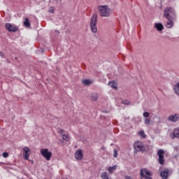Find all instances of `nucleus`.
Listing matches in <instances>:
<instances>
[{
	"instance_id": "obj_12",
	"label": "nucleus",
	"mask_w": 179,
	"mask_h": 179,
	"mask_svg": "<svg viewBox=\"0 0 179 179\" xmlns=\"http://www.w3.org/2000/svg\"><path fill=\"white\" fill-rule=\"evenodd\" d=\"M171 139L179 138V127H176L173 129V132L170 134Z\"/></svg>"
},
{
	"instance_id": "obj_7",
	"label": "nucleus",
	"mask_w": 179,
	"mask_h": 179,
	"mask_svg": "<svg viewBox=\"0 0 179 179\" xmlns=\"http://www.w3.org/2000/svg\"><path fill=\"white\" fill-rule=\"evenodd\" d=\"M5 27L10 33H15L19 30L16 25H12L10 23H6Z\"/></svg>"
},
{
	"instance_id": "obj_3",
	"label": "nucleus",
	"mask_w": 179,
	"mask_h": 179,
	"mask_svg": "<svg viewBox=\"0 0 179 179\" xmlns=\"http://www.w3.org/2000/svg\"><path fill=\"white\" fill-rule=\"evenodd\" d=\"M134 148L136 152H149L150 147L148 145H143L142 141H137L134 143Z\"/></svg>"
},
{
	"instance_id": "obj_1",
	"label": "nucleus",
	"mask_w": 179,
	"mask_h": 179,
	"mask_svg": "<svg viewBox=\"0 0 179 179\" xmlns=\"http://www.w3.org/2000/svg\"><path fill=\"white\" fill-rule=\"evenodd\" d=\"M164 15L166 19H177V15H176V10L173 7H166L164 10Z\"/></svg>"
},
{
	"instance_id": "obj_31",
	"label": "nucleus",
	"mask_w": 179,
	"mask_h": 179,
	"mask_svg": "<svg viewBox=\"0 0 179 179\" xmlns=\"http://www.w3.org/2000/svg\"><path fill=\"white\" fill-rule=\"evenodd\" d=\"M65 132V130H64V129H60L59 131V134H60L61 135H64V133Z\"/></svg>"
},
{
	"instance_id": "obj_9",
	"label": "nucleus",
	"mask_w": 179,
	"mask_h": 179,
	"mask_svg": "<svg viewBox=\"0 0 179 179\" xmlns=\"http://www.w3.org/2000/svg\"><path fill=\"white\" fill-rule=\"evenodd\" d=\"M162 179H167L169 176H171V172L169 169L165 168L162 171L160 172Z\"/></svg>"
},
{
	"instance_id": "obj_30",
	"label": "nucleus",
	"mask_w": 179,
	"mask_h": 179,
	"mask_svg": "<svg viewBox=\"0 0 179 179\" xmlns=\"http://www.w3.org/2000/svg\"><path fill=\"white\" fill-rule=\"evenodd\" d=\"M0 57H1V58H5V53H3V52H0Z\"/></svg>"
},
{
	"instance_id": "obj_20",
	"label": "nucleus",
	"mask_w": 179,
	"mask_h": 179,
	"mask_svg": "<svg viewBox=\"0 0 179 179\" xmlns=\"http://www.w3.org/2000/svg\"><path fill=\"white\" fill-rule=\"evenodd\" d=\"M101 177L103 179H111V178L108 176V173L106 171L103 172L101 175Z\"/></svg>"
},
{
	"instance_id": "obj_8",
	"label": "nucleus",
	"mask_w": 179,
	"mask_h": 179,
	"mask_svg": "<svg viewBox=\"0 0 179 179\" xmlns=\"http://www.w3.org/2000/svg\"><path fill=\"white\" fill-rule=\"evenodd\" d=\"M157 156L159 157L158 162L159 164H164V150L160 149L157 151Z\"/></svg>"
},
{
	"instance_id": "obj_24",
	"label": "nucleus",
	"mask_w": 179,
	"mask_h": 179,
	"mask_svg": "<svg viewBox=\"0 0 179 179\" xmlns=\"http://www.w3.org/2000/svg\"><path fill=\"white\" fill-rule=\"evenodd\" d=\"M139 135H141L142 136V138H146V134H145V131L143 130H141L138 132Z\"/></svg>"
},
{
	"instance_id": "obj_36",
	"label": "nucleus",
	"mask_w": 179,
	"mask_h": 179,
	"mask_svg": "<svg viewBox=\"0 0 179 179\" xmlns=\"http://www.w3.org/2000/svg\"><path fill=\"white\" fill-rule=\"evenodd\" d=\"M66 179H68V178H66Z\"/></svg>"
},
{
	"instance_id": "obj_2",
	"label": "nucleus",
	"mask_w": 179,
	"mask_h": 179,
	"mask_svg": "<svg viewBox=\"0 0 179 179\" xmlns=\"http://www.w3.org/2000/svg\"><path fill=\"white\" fill-rule=\"evenodd\" d=\"M98 10L99 12V15L101 17H109L111 10L108 8V6L104 5V6H99L98 7Z\"/></svg>"
},
{
	"instance_id": "obj_26",
	"label": "nucleus",
	"mask_w": 179,
	"mask_h": 179,
	"mask_svg": "<svg viewBox=\"0 0 179 179\" xmlns=\"http://www.w3.org/2000/svg\"><path fill=\"white\" fill-rule=\"evenodd\" d=\"M117 155H118V151L117 150V149H115L113 150V157H117Z\"/></svg>"
},
{
	"instance_id": "obj_15",
	"label": "nucleus",
	"mask_w": 179,
	"mask_h": 179,
	"mask_svg": "<svg viewBox=\"0 0 179 179\" xmlns=\"http://www.w3.org/2000/svg\"><path fill=\"white\" fill-rule=\"evenodd\" d=\"M155 28L158 31H162L163 29H164V27L163 26V24L162 23H156L155 24Z\"/></svg>"
},
{
	"instance_id": "obj_11",
	"label": "nucleus",
	"mask_w": 179,
	"mask_h": 179,
	"mask_svg": "<svg viewBox=\"0 0 179 179\" xmlns=\"http://www.w3.org/2000/svg\"><path fill=\"white\" fill-rule=\"evenodd\" d=\"M23 151V157L24 160H29V157H30V148H29L28 147H24L22 149Z\"/></svg>"
},
{
	"instance_id": "obj_14",
	"label": "nucleus",
	"mask_w": 179,
	"mask_h": 179,
	"mask_svg": "<svg viewBox=\"0 0 179 179\" xmlns=\"http://www.w3.org/2000/svg\"><path fill=\"white\" fill-rule=\"evenodd\" d=\"M167 20H169L168 22H166V27H167V29H171V27H173V24H174V20H176V19H167Z\"/></svg>"
},
{
	"instance_id": "obj_27",
	"label": "nucleus",
	"mask_w": 179,
	"mask_h": 179,
	"mask_svg": "<svg viewBox=\"0 0 179 179\" xmlns=\"http://www.w3.org/2000/svg\"><path fill=\"white\" fill-rule=\"evenodd\" d=\"M144 122L145 125H149V124H150V119H145Z\"/></svg>"
},
{
	"instance_id": "obj_19",
	"label": "nucleus",
	"mask_w": 179,
	"mask_h": 179,
	"mask_svg": "<svg viewBox=\"0 0 179 179\" xmlns=\"http://www.w3.org/2000/svg\"><path fill=\"white\" fill-rule=\"evenodd\" d=\"M23 23H24V26L25 27H27V28L30 27V20H29L28 17H26V18L24 19Z\"/></svg>"
},
{
	"instance_id": "obj_22",
	"label": "nucleus",
	"mask_w": 179,
	"mask_h": 179,
	"mask_svg": "<svg viewBox=\"0 0 179 179\" xmlns=\"http://www.w3.org/2000/svg\"><path fill=\"white\" fill-rule=\"evenodd\" d=\"M174 90L176 94L179 96V83H177L176 85H174Z\"/></svg>"
},
{
	"instance_id": "obj_4",
	"label": "nucleus",
	"mask_w": 179,
	"mask_h": 179,
	"mask_svg": "<svg viewBox=\"0 0 179 179\" xmlns=\"http://www.w3.org/2000/svg\"><path fill=\"white\" fill-rule=\"evenodd\" d=\"M97 20H99V16L96 13L93 14L90 22V27L92 33L97 31Z\"/></svg>"
},
{
	"instance_id": "obj_35",
	"label": "nucleus",
	"mask_w": 179,
	"mask_h": 179,
	"mask_svg": "<svg viewBox=\"0 0 179 179\" xmlns=\"http://www.w3.org/2000/svg\"><path fill=\"white\" fill-rule=\"evenodd\" d=\"M175 150H178V147H174Z\"/></svg>"
},
{
	"instance_id": "obj_6",
	"label": "nucleus",
	"mask_w": 179,
	"mask_h": 179,
	"mask_svg": "<svg viewBox=\"0 0 179 179\" xmlns=\"http://www.w3.org/2000/svg\"><path fill=\"white\" fill-rule=\"evenodd\" d=\"M150 176H152V173L148 169H143L141 170V179H152V177H150Z\"/></svg>"
},
{
	"instance_id": "obj_25",
	"label": "nucleus",
	"mask_w": 179,
	"mask_h": 179,
	"mask_svg": "<svg viewBox=\"0 0 179 179\" xmlns=\"http://www.w3.org/2000/svg\"><path fill=\"white\" fill-rule=\"evenodd\" d=\"M143 115L145 118H148L150 117V114L149 113V112H144Z\"/></svg>"
},
{
	"instance_id": "obj_29",
	"label": "nucleus",
	"mask_w": 179,
	"mask_h": 179,
	"mask_svg": "<svg viewBox=\"0 0 179 179\" xmlns=\"http://www.w3.org/2000/svg\"><path fill=\"white\" fill-rule=\"evenodd\" d=\"M2 156L3 157L6 158L9 156V154H8V152H3Z\"/></svg>"
},
{
	"instance_id": "obj_23",
	"label": "nucleus",
	"mask_w": 179,
	"mask_h": 179,
	"mask_svg": "<svg viewBox=\"0 0 179 179\" xmlns=\"http://www.w3.org/2000/svg\"><path fill=\"white\" fill-rule=\"evenodd\" d=\"M62 138L66 142H68L69 141V136L68 134H62Z\"/></svg>"
},
{
	"instance_id": "obj_17",
	"label": "nucleus",
	"mask_w": 179,
	"mask_h": 179,
	"mask_svg": "<svg viewBox=\"0 0 179 179\" xmlns=\"http://www.w3.org/2000/svg\"><path fill=\"white\" fill-rule=\"evenodd\" d=\"M117 170V165H115L113 166H109L108 168V171H109V174H113L114 171Z\"/></svg>"
},
{
	"instance_id": "obj_18",
	"label": "nucleus",
	"mask_w": 179,
	"mask_h": 179,
	"mask_svg": "<svg viewBox=\"0 0 179 179\" xmlns=\"http://www.w3.org/2000/svg\"><path fill=\"white\" fill-rule=\"evenodd\" d=\"M108 85H110V87H112V89H117V83H115V81H114V80L110 81L108 83Z\"/></svg>"
},
{
	"instance_id": "obj_33",
	"label": "nucleus",
	"mask_w": 179,
	"mask_h": 179,
	"mask_svg": "<svg viewBox=\"0 0 179 179\" xmlns=\"http://www.w3.org/2000/svg\"><path fill=\"white\" fill-rule=\"evenodd\" d=\"M124 178L125 179H132V177L126 176Z\"/></svg>"
},
{
	"instance_id": "obj_10",
	"label": "nucleus",
	"mask_w": 179,
	"mask_h": 179,
	"mask_svg": "<svg viewBox=\"0 0 179 179\" xmlns=\"http://www.w3.org/2000/svg\"><path fill=\"white\" fill-rule=\"evenodd\" d=\"M168 121H170V122H178L179 121V114L175 113L173 115H171L168 117Z\"/></svg>"
},
{
	"instance_id": "obj_28",
	"label": "nucleus",
	"mask_w": 179,
	"mask_h": 179,
	"mask_svg": "<svg viewBox=\"0 0 179 179\" xmlns=\"http://www.w3.org/2000/svg\"><path fill=\"white\" fill-rule=\"evenodd\" d=\"M123 104H126L127 106H129V104H131V102L128 100H124L122 101Z\"/></svg>"
},
{
	"instance_id": "obj_13",
	"label": "nucleus",
	"mask_w": 179,
	"mask_h": 179,
	"mask_svg": "<svg viewBox=\"0 0 179 179\" xmlns=\"http://www.w3.org/2000/svg\"><path fill=\"white\" fill-rule=\"evenodd\" d=\"M75 157L77 160H82V159H83V153H82V150H78L76 152Z\"/></svg>"
},
{
	"instance_id": "obj_21",
	"label": "nucleus",
	"mask_w": 179,
	"mask_h": 179,
	"mask_svg": "<svg viewBox=\"0 0 179 179\" xmlns=\"http://www.w3.org/2000/svg\"><path fill=\"white\" fill-rule=\"evenodd\" d=\"M99 99V94L97 93H93L91 95V99L93 100V101H96Z\"/></svg>"
},
{
	"instance_id": "obj_5",
	"label": "nucleus",
	"mask_w": 179,
	"mask_h": 179,
	"mask_svg": "<svg viewBox=\"0 0 179 179\" xmlns=\"http://www.w3.org/2000/svg\"><path fill=\"white\" fill-rule=\"evenodd\" d=\"M41 155L48 161L51 160V157H52V152H50L48 148L41 149Z\"/></svg>"
},
{
	"instance_id": "obj_32",
	"label": "nucleus",
	"mask_w": 179,
	"mask_h": 179,
	"mask_svg": "<svg viewBox=\"0 0 179 179\" xmlns=\"http://www.w3.org/2000/svg\"><path fill=\"white\" fill-rule=\"evenodd\" d=\"M49 12H50V13H54V8H52V7L50 8Z\"/></svg>"
},
{
	"instance_id": "obj_16",
	"label": "nucleus",
	"mask_w": 179,
	"mask_h": 179,
	"mask_svg": "<svg viewBox=\"0 0 179 179\" xmlns=\"http://www.w3.org/2000/svg\"><path fill=\"white\" fill-rule=\"evenodd\" d=\"M82 83H83V85H84L85 86H89L92 85V83H93V81H92V80L85 79V80H83Z\"/></svg>"
},
{
	"instance_id": "obj_34",
	"label": "nucleus",
	"mask_w": 179,
	"mask_h": 179,
	"mask_svg": "<svg viewBox=\"0 0 179 179\" xmlns=\"http://www.w3.org/2000/svg\"><path fill=\"white\" fill-rule=\"evenodd\" d=\"M55 33H57V34H59V33H60V31H58V30H55Z\"/></svg>"
}]
</instances>
